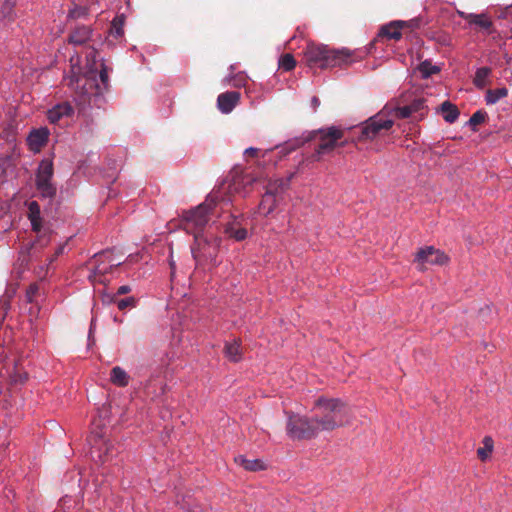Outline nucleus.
Listing matches in <instances>:
<instances>
[{
  "label": "nucleus",
  "instance_id": "f03ea898",
  "mask_svg": "<svg viewBox=\"0 0 512 512\" xmlns=\"http://www.w3.org/2000/svg\"><path fill=\"white\" fill-rule=\"evenodd\" d=\"M348 49H331L326 45L309 43L304 50V60L311 68H332L352 62Z\"/></svg>",
  "mask_w": 512,
  "mask_h": 512
},
{
  "label": "nucleus",
  "instance_id": "6ab92c4d",
  "mask_svg": "<svg viewBox=\"0 0 512 512\" xmlns=\"http://www.w3.org/2000/svg\"><path fill=\"white\" fill-rule=\"evenodd\" d=\"M405 21H393L381 28L379 36L388 39L400 40L402 37L401 29L404 27Z\"/></svg>",
  "mask_w": 512,
  "mask_h": 512
},
{
  "label": "nucleus",
  "instance_id": "c85d7f7f",
  "mask_svg": "<svg viewBox=\"0 0 512 512\" xmlns=\"http://www.w3.org/2000/svg\"><path fill=\"white\" fill-rule=\"evenodd\" d=\"M490 73L491 69L488 67L478 68L473 80L474 85L478 88H483L486 85V81Z\"/></svg>",
  "mask_w": 512,
  "mask_h": 512
},
{
  "label": "nucleus",
  "instance_id": "e433bc0d",
  "mask_svg": "<svg viewBox=\"0 0 512 512\" xmlns=\"http://www.w3.org/2000/svg\"><path fill=\"white\" fill-rule=\"evenodd\" d=\"M135 304V298L134 297H127L124 299H121L117 302V307L119 310L123 311L127 309L128 307H133Z\"/></svg>",
  "mask_w": 512,
  "mask_h": 512
},
{
  "label": "nucleus",
  "instance_id": "72a5a7b5",
  "mask_svg": "<svg viewBox=\"0 0 512 512\" xmlns=\"http://www.w3.org/2000/svg\"><path fill=\"white\" fill-rule=\"evenodd\" d=\"M123 24L124 21L122 18L116 17L111 24V30L110 33L115 37L119 38L124 34L123 31Z\"/></svg>",
  "mask_w": 512,
  "mask_h": 512
},
{
  "label": "nucleus",
  "instance_id": "c9c22d12",
  "mask_svg": "<svg viewBox=\"0 0 512 512\" xmlns=\"http://www.w3.org/2000/svg\"><path fill=\"white\" fill-rule=\"evenodd\" d=\"M280 67L285 71H290L296 66V61L291 54H285L280 59Z\"/></svg>",
  "mask_w": 512,
  "mask_h": 512
},
{
  "label": "nucleus",
  "instance_id": "a19ab883",
  "mask_svg": "<svg viewBox=\"0 0 512 512\" xmlns=\"http://www.w3.org/2000/svg\"><path fill=\"white\" fill-rule=\"evenodd\" d=\"M404 26L409 27L410 29H418L421 26V19L420 18H414L410 21H405Z\"/></svg>",
  "mask_w": 512,
  "mask_h": 512
},
{
  "label": "nucleus",
  "instance_id": "39448f33",
  "mask_svg": "<svg viewBox=\"0 0 512 512\" xmlns=\"http://www.w3.org/2000/svg\"><path fill=\"white\" fill-rule=\"evenodd\" d=\"M390 111H393L395 116L400 119L418 115V119L422 120L428 113L427 99L411 92H405L399 96L396 105L390 107Z\"/></svg>",
  "mask_w": 512,
  "mask_h": 512
},
{
  "label": "nucleus",
  "instance_id": "cd10ccee",
  "mask_svg": "<svg viewBox=\"0 0 512 512\" xmlns=\"http://www.w3.org/2000/svg\"><path fill=\"white\" fill-rule=\"evenodd\" d=\"M508 94V90L505 87L497 88V89H489L486 92L485 100L487 104H495L500 99L506 97Z\"/></svg>",
  "mask_w": 512,
  "mask_h": 512
},
{
  "label": "nucleus",
  "instance_id": "79ce46f5",
  "mask_svg": "<svg viewBox=\"0 0 512 512\" xmlns=\"http://www.w3.org/2000/svg\"><path fill=\"white\" fill-rule=\"evenodd\" d=\"M32 230L37 234L42 233V219L41 220H30Z\"/></svg>",
  "mask_w": 512,
  "mask_h": 512
},
{
  "label": "nucleus",
  "instance_id": "5701e85b",
  "mask_svg": "<svg viewBox=\"0 0 512 512\" xmlns=\"http://www.w3.org/2000/svg\"><path fill=\"white\" fill-rule=\"evenodd\" d=\"M443 118L448 123H454L459 117V109L449 101H444L440 106Z\"/></svg>",
  "mask_w": 512,
  "mask_h": 512
},
{
  "label": "nucleus",
  "instance_id": "09e8293b",
  "mask_svg": "<svg viewBox=\"0 0 512 512\" xmlns=\"http://www.w3.org/2000/svg\"><path fill=\"white\" fill-rule=\"evenodd\" d=\"M238 181L235 179L233 184L229 186L230 188V191H233V192H239L238 190Z\"/></svg>",
  "mask_w": 512,
  "mask_h": 512
},
{
  "label": "nucleus",
  "instance_id": "0eeeda50",
  "mask_svg": "<svg viewBox=\"0 0 512 512\" xmlns=\"http://www.w3.org/2000/svg\"><path fill=\"white\" fill-rule=\"evenodd\" d=\"M387 111H390L389 105H386L381 112L370 117L360 126L359 141L373 140L380 135H384L393 127V120L384 118Z\"/></svg>",
  "mask_w": 512,
  "mask_h": 512
},
{
  "label": "nucleus",
  "instance_id": "473e14b6",
  "mask_svg": "<svg viewBox=\"0 0 512 512\" xmlns=\"http://www.w3.org/2000/svg\"><path fill=\"white\" fill-rule=\"evenodd\" d=\"M28 219L29 220H41L40 205L37 201H31L28 203Z\"/></svg>",
  "mask_w": 512,
  "mask_h": 512
},
{
  "label": "nucleus",
  "instance_id": "b1692460",
  "mask_svg": "<svg viewBox=\"0 0 512 512\" xmlns=\"http://www.w3.org/2000/svg\"><path fill=\"white\" fill-rule=\"evenodd\" d=\"M91 30L87 26L77 27L70 35L69 40L74 44H83L90 39Z\"/></svg>",
  "mask_w": 512,
  "mask_h": 512
},
{
  "label": "nucleus",
  "instance_id": "a18cd8bd",
  "mask_svg": "<svg viewBox=\"0 0 512 512\" xmlns=\"http://www.w3.org/2000/svg\"><path fill=\"white\" fill-rule=\"evenodd\" d=\"M490 312H491L490 306L486 305L484 308L480 309V316H482L483 319H485L486 315L489 314Z\"/></svg>",
  "mask_w": 512,
  "mask_h": 512
},
{
  "label": "nucleus",
  "instance_id": "7ed1b4c3",
  "mask_svg": "<svg viewBox=\"0 0 512 512\" xmlns=\"http://www.w3.org/2000/svg\"><path fill=\"white\" fill-rule=\"evenodd\" d=\"M316 421L321 431H332L345 423L348 414L347 405L338 398L321 396L314 402Z\"/></svg>",
  "mask_w": 512,
  "mask_h": 512
},
{
  "label": "nucleus",
  "instance_id": "20e7f679",
  "mask_svg": "<svg viewBox=\"0 0 512 512\" xmlns=\"http://www.w3.org/2000/svg\"><path fill=\"white\" fill-rule=\"evenodd\" d=\"M219 197L215 193L208 195L206 201L198 205L195 209L184 212L182 218L183 228L188 232L196 235H200L204 227L209 221V213L212 207L216 204Z\"/></svg>",
  "mask_w": 512,
  "mask_h": 512
},
{
  "label": "nucleus",
  "instance_id": "7c9ffc66",
  "mask_svg": "<svg viewBox=\"0 0 512 512\" xmlns=\"http://www.w3.org/2000/svg\"><path fill=\"white\" fill-rule=\"evenodd\" d=\"M418 70L420 71L423 78H428L433 74H436L440 71L437 66L431 64V62L425 60L421 62L418 66Z\"/></svg>",
  "mask_w": 512,
  "mask_h": 512
},
{
  "label": "nucleus",
  "instance_id": "8fccbe9b",
  "mask_svg": "<svg viewBox=\"0 0 512 512\" xmlns=\"http://www.w3.org/2000/svg\"><path fill=\"white\" fill-rule=\"evenodd\" d=\"M104 301H107V302H113L114 301V296H104L103 298Z\"/></svg>",
  "mask_w": 512,
  "mask_h": 512
},
{
  "label": "nucleus",
  "instance_id": "dca6fc26",
  "mask_svg": "<svg viewBox=\"0 0 512 512\" xmlns=\"http://www.w3.org/2000/svg\"><path fill=\"white\" fill-rule=\"evenodd\" d=\"M74 113V108L69 102H62L52 107L47 112V119L50 123L56 124L62 118L71 117Z\"/></svg>",
  "mask_w": 512,
  "mask_h": 512
},
{
  "label": "nucleus",
  "instance_id": "423d86ee",
  "mask_svg": "<svg viewBox=\"0 0 512 512\" xmlns=\"http://www.w3.org/2000/svg\"><path fill=\"white\" fill-rule=\"evenodd\" d=\"M286 430L289 437L294 440L312 439L321 431L315 417L309 418L299 414L289 415Z\"/></svg>",
  "mask_w": 512,
  "mask_h": 512
},
{
  "label": "nucleus",
  "instance_id": "58836bf2",
  "mask_svg": "<svg viewBox=\"0 0 512 512\" xmlns=\"http://www.w3.org/2000/svg\"><path fill=\"white\" fill-rule=\"evenodd\" d=\"M39 287L37 284H31L26 292V297L29 302H33L34 297L38 293Z\"/></svg>",
  "mask_w": 512,
  "mask_h": 512
},
{
  "label": "nucleus",
  "instance_id": "f3484780",
  "mask_svg": "<svg viewBox=\"0 0 512 512\" xmlns=\"http://www.w3.org/2000/svg\"><path fill=\"white\" fill-rule=\"evenodd\" d=\"M51 241V232L49 230H43L42 233L37 235L35 241L30 244L28 253L31 259L38 258L40 251L48 246Z\"/></svg>",
  "mask_w": 512,
  "mask_h": 512
},
{
  "label": "nucleus",
  "instance_id": "c03bdc74",
  "mask_svg": "<svg viewBox=\"0 0 512 512\" xmlns=\"http://www.w3.org/2000/svg\"><path fill=\"white\" fill-rule=\"evenodd\" d=\"M131 291V288L130 286L128 285H123V286H120L117 290V294L118 295H124V294H127Z\"/></svg>",
  "mask_w": 512,
  "mask_h": 512
},
{
  "label": "nucleus",
  "instance_id": "bb28decb",
  "mask_svg": "<svg viewBox=\"0 0 512 512\" xmlns=\"http://www.w3.org/2000/svg\"><path fill=\"white\" fill-rule=\"evenodd\" d=\"M494 442L490 436H485L483 439V447L477 449V456L481 461H486L493 451Z\"/></svg>",
  "mask_w": 512,
  "mask_h": 512
},
{
  "label": "nucleus",
  "instance_id": "c756f323",
  "mask_svg": "<svg viewBox=\"0 0 512 512\" xmlns=\"http://www.w3.org/2000/svg\"><path fill=\"white\" fill-rule=\"evenodd\" d=\"M469 24H475L482 29L489 30L492 27V21L485 14H473Z\"/></svg>",
  "mask_w": 512,
  "mask_h": 512
},
{
  "label": "nucleus",
  "instance_id": "393cba45",
  "mask_svg": "<svg viewBox=\"0 0 512 512\" xmlns=\"http://www.w3.org/2000/svg\"><path fill=\"white\" fill-rule=\"evenodd\" d=\"M110 380L119 387H126L129 384V375L121 367L115 366L111 370Z\"/></svg>",
  "mask_w": 512,
  "mask_h": 512
},
{
  "label": "nucleus",
  "instance_id": "9d476101",
  "mask_svg": "<svg viewBox=\"0 0 512 512\" xmlns=\"http://www.w3.org/2000/svg\"><path fill=\"white\" fill-rule=\"evenodd\" d=\"M54 173L53 163L49 159L40 162L36 174V188L43 198H53L56 195V187L52 183Z\"/></svg>",
  "mask_w": 512,
  "mask_h": 512
},
{
  "label": "nucleus",
  "instance_id": "f8f14e48",
  "mask_svg": "<svg viewBox=\"0 0 512 512\" xmlns=\"http://www.w3.org/2000/svg\"><path fill=\"white\" fill-rule=\"evenodd\" d=\"M448 256L433 246H428L420 249L415 258V262L418 265L420 271L426 269V264L430 265H444L448 262Z\"/></svg>",
  "mask_w": 512,
  "mask_h": 512
},
{
  "label": "nucleus",
  "instance_id": "de8ad7c7",
  "mask_svg": "<svg viewBox=\"0 0 512 512\" xmlns=\"http://www.w3.org/2000/svg\"><path fill=\"white\" fill-rule=\"evenodd\" d=\"M311 105L312 107L314 108V110L317 109V107L320 105V100L318 97L314 96L312 99H311Z\"/></svg>",
  "mask_w": 512,
  "mask_h": 512
},
{
  "label": "nucleus",
  "instance_id": "6e6552de",
  "mask_svg": "<svg viewBox=\"0 0 512 512\" xmlns=\"http://www.w3.org/2000/svg\"><path fill=\"white\" fill-rule=\"evenodd\" d=\"M220 242L221 240L219 238L208 240L203 235H196V246L192 247V254L197 266L206 263L213 265L216 264V257L218 254Z\"/></svg>",
  "mask_w": 512,
  "mask_h": 512
},
{
  "label": "nucleus",
  "instance_id": "a878e982",
  "mask_svg": "<svg viewBox=\"0 0 512 512\" xmlns=\"http://www.w3.org/2000/svg\"><path fill=\"white\" fill-rule=\"evenodd\" d=\"M276 206V198L270 194L265 193L258 206L259 212L263 215L270 214Z\"/></svg>",
  "mask_w": 512,
  "mask_h": 512
},
{
  "label": "nucleus",
  "instance_id": "ddd939ff",
  "mask_svg": "<svg viewBox=\"0 0 512 512\" xmlns=\"http://www.w3.org/2000/svg\"><path fill=\"white\" fill-rule=\"evenodd\" d=\"M110 254L108 252L97 253L93 256V260L96 263L94 270L88 276V279L92 283L106 284L105 275L110 273L114 267L119 266L121 263L110 264L109 266H103L102 264L107 260L110 261Z\"/></svg>",
  "mask_w": 512,
  "mask_h": 512
},
{
  "label": "nucleus",
  "instance_id": "f704fd0d",
  "mask_svg": "<svg viewBox=\"0 0 512 512\" xmlns=\"http://www.w3.org/2000/svg\"><path fill=\"white\" fill-rule=\"evenodd\" d=\"M15 6V0H5L0 7V13L4 18H13V9Z\"/></svg>",
  "mask_w": 512,
  "mask_h": 512
},
{
  "label": "nucleus",
  "instance_id": "9b49d317",
  "mask_svg": "<svg viewBox=\"0 0 512 512\" xmlns=\"http://www.w3.org/2000/svg\"><path fill=\"white\" fill-rule=\"evenodd\" d=\"M88 443L91 446V456L93 459L105 463L113 456V445L105 438V432L100 430H92L88 437Z\"/></svg>",
  "mask_w": 512,
  "mask_h": 512
},
{
  "label": "nucleus",
  "instance_id": "ea45409f",
  "mask_svg": "<svg viewBox=\"0 0 512 512\" xmlns=\"http://www.w3.org/2000/svg\"><path fill=\"white\" fill-rule=\"evenodd\" d=\"M86 14V9L83 7H75L69 11V16L73 19L79 18Z\"/></svg>",
  "mask_w": 512,
  "mask_h": 512
},
{
  "label": "nucleus",
  "instance_id": "37998d69",
  "mask_svg": "<svg viewBox=\"0 0 512 512\" xmlns=\"http://www.w3.org/2000/svg\"><path fill=\"white\" fill-rule=\"evenodd\" d=\"M63 250H64V245H60V246L56 249L55 253H54L51 257H49V258L47 259V261H48V265H49V264H51V263H53V262L57 259V257L63 253Z\"/></svg>",
  "mask_w": 512,
  "mask_h": 512
},
{
  "label": "nucleus",
  "instance_id": "4468645a",
  "mask_svg": "<svg viewBox=\"0 0 512 512\" xmlns=\"http://www.w3.org/2000/svg\"><path fill=\"white\" fill-rule=\"evenodd\" d=\"M49 137V130L46 127L32 130L27 138L29 149L35 153L46 145Z\"/></svg>",
  "mask_w": 512,
  "mask_h": 512
},
{
  "label": "nucleus",
  "instance_id": "412c9836",
  "mask_svg": "<svg viewBox=\"0 0 512 512\" xmlns=\"http://www.w3.org/2000/svg\"><path fill=\"white\" fill-rule=\"evenodd\" d=\"M235 462L242 466L245 470L248 471H260L266 468L264 462L260 459H247L243 455H239L235 457Z\"/></svg>",
  "mask_w": 512,
  "mask_h": 512
},
{
  "label": "nucleus",
  "instance_id": "49530a36",
  "mask_svg": "<svg viewBox=\"0 0 512 512\" xmlns=\"http://www.w3.org/2000/svg\"><path fill=\"white\" fill-rule=\"evenodd\" d=\"M458 15L465 19L466 21H468V23L470 22L471 18L469 16H473V13H465V12H462V11H458Z\"/></svg>",
  "mask_w": 512,
  "mask_h": 512
},
{
  "label": "nucleus",
  "instance_id": "4be33fe9",
  "mask_svg": "<svg viewBox=\"0 0 512 512\" xmlns=\"http://www.w3.org/2000/svg\"><path fill=\"white\" fill-rule=\"evenodd\" d=\"M225 356L232 362H238L242 358L240 341L234 339L233 342L226 343L224 347Z\"/></svg>",
  "mask_w": 512,
  "mask_h": 512
},
{
  "label": "nucleus",
  "instance_id": "2eb2a0df",
  "mask_svg": "<svg viewBox=\"0 0 512 512\" xmlns=\"http://www.w3.org/2000/svg\"><path fill=\"white\" fill-rule=\"evenodd\" d=\"M240 93L238 91H227L221 93L217 98L218 109L225 114L230 113L238 104Z\"/></svg>",
  "mask_w": 512,
  "mask_h": 512
},
{
  "label": "nucleus",
  "instance_id": "4c0bfd02",
  "mask_svg": "<svg viewBox=\"0 0 512 512\" xmlns=\"http://www.w3.org/2000/svg\"><path fill=\"white\" fill-rule=\"evenodd\" d=\"M260 155L263 156L262 151L254 147H249L244 151V157L246 160L249 158H258Z\"/></svg>",
  "mask_w": 512,
  "mask_h": 512
},
{
  "label": "nucleus",
  "instance_id": "2f4dec72",
  "mask_svg": "<svg viewBox=\"0 0 512 512\" xmlns=\"http://www.w3.org/2000/svg\"><path fill=\"white\" fill-rule=\"evenodd\" d=\"M486 118L487 113L483 110H478L470 117L468 124L472 127L473 130H476V126L484 123Z\"/></svg>",
  "mask_w": 512,
  "mask_h": 512
},
{
  "label": "nucleus",
  "instance_id": "a211bd4d",
  "mask_svg": "<svg viewBox=\"0 0 512 512\" xmlns=\"http://www.w3.org/2000/svg\"><path fill=\"white\" fill-rule=\"evenodd\" d=\"M225 233L236 241H242L246 239L248 235L247 229L242 226L236 217H234L233 221L226 224Z\"/></svg>",
  "mask_w": 512,
  "mask_h": 512
},
{
  "label": "nucleus",
  "instance_id": "3c124183",
  "mask_svg": "<svg viewBox=\"0 0 512 512\" xmlns=\"http://www.w3.org/2000/svg\"><path fill=\"white\" fill-rule=\"evenodd\" d=\"M26 379H27V374H24L23 376L22 375L19 376V381L21 383H23Z\"/></svg>",
  "mask_w": 512,
  "mask_h": 512
},
{
  "label": "nucleus",
  "instance_id": "1a4fd4ad",
  "mask_svg": "<svg viewBox=\"0 0 512 512\" xmlns=\"http://www.w3.org/2000/svg\"><path fill=\"white\" fill-rule=\"evenodd\" d=\"M319 133V144L309 157L311 161H320L324 155L330 154L343 138V131L336 127H330L326 131L320 130Z\"/></svg>",
  "mask_w": 512,
  "mask_h": 512
},
{
  "label": "nucleus",
  "instance_id": "f257e3e1",
  "mask_svg": "<svg viewBox=\"0 0 512 512\" xmlns=\"http://www.w3.org/2000/svg\"><path fill=\"white\" fill-rule=\"evenodd\" d=\"M99 78L101 85L97 83L94 75L80 76L73 73L64 79L66 84L75 91L74 100L79 114L83 115L87 121H92V109H100L106 102L104 92L109 86V75L104 63L101 64Z\"/></svg>",
  "mask_w": 512,
  "mask_h": 512
},
{
  "label": "nucleus",
  "instance_id": "aec40b11",
  "mask_svg": "<svg viewBox=\"0 0 512 512\" xmlns=\"http://www.w3.org/2000/svg\"><path fill=\"white\" fill-rule=\"evenodd\" d=\"M291 177L292 176L286 179H275L273 181H269L266 186V193L274 197L283 193L289 188Z\"/></svg>",
  "mask_w": 512,
  "mask_h": 512
}]
</instances>
